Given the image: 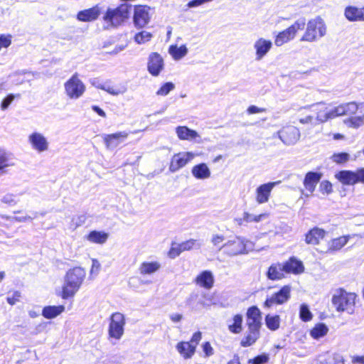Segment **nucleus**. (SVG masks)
I'll return each mask as SVG.
<instances>
[{"label": "nucleus", "instance_id": "obj_21", "mask_svg": "<svg viewBox=\"0 0 364 364\" xmlns=\"http://www.w3.org/2000/svg\"><path fill=\"white\" fill-rule=\"evenodd\" d=\"M196 285L205 289H210L213 287L214 277L209 270H204L199 273L194 279Z\"/></svg>", "mask_w": 364, "mask_h": 364}, {"label": "nucleus", "instance_id": "obj_18", "mask_svg": "<svg viewBox=\"0 0 364 364\" xmlns=\"http://www.w3.org/2000/svg\"><path fill=\"white\" fill-rule=\"evenodd\" d=\"M101 14L99 5L81 10L77 13L76 18L81 22H91L97 20Z\"/></svg>", "mask_w": 364, "mask_h": 364}, {"label": "nucleus", "instance_id": "obj_46", "mask_svg": "<svg viewBox=\"0 0 364 364\" xmlns=\"http://www.w3.org/2000/svg\"><path fill=\"white\" fill-rule=\"evenodd\" d=\"M175 86L173 83L168 82L162 85L160 88L157 90L156 95L160 96H165L168 95L171 90L174 89Z\"/></svg>", "mask_w": 364, "mask_h": 364}, {"label": "nucleus", "instance_id": "obj_33", "mask_svg": "<svg viewBox=\"0 0 364 364\" xmlns=\"http://www.w3.org/2000/svg\"><path fill=\"white\" fill-rule=\"evenodd\" d=\"M325 236V231L320 228L311 230L306 235V242L310 245H317Z\"/></svg>", "mask_w": 364, "mask_h": 364}, {"label": "nucleus", "instance_id": "obj_17", "mask_svg": "<svg viewBox=\"0 0 364 364\" xmlns=\"http://www.w3.org/2000/svg\"><path fill=\"white\" fill-rule=\"evenodd\" d=\"M279 139L287 145L295 144L300 137V133L297 128L293 126L287 127L278 132Z\"/></svg>", "mask_w": 364, "mask_h": 364}, {"label": "nucleus", "instance_id": "obj_20", "mask_svg": "<svg viewBox=\"0 0 364 364\" xmlns=\"http://www.w3.org/2000/svg\"><path fill=\"white\" fill-rule=\"evenodd\" d=\"M28 141L32 147L38 152H43L48 149V143L46 137L41 133L33 132L28 136Z\"/></svg>", "mask_w": 364, "mask_h": 364}, {"label": "nucleus", "instance_id": "obj_45", "mask_svg": "<svg viewBox=\"0 0 364 364\" xmlns=\"http://www.w3.org/2000/svg\"><path fill=\"white\" fill-rule=\"evenodd\" d=\"M364 114L363 117H354L345 120V124L352 128H358L363 124Z\"/></svg>", "mask_w": 364, "mask_h": 364}, {"label": "nucleus", "instance_id": "obj_31", "mask_svg": "<svg viewBox=\"0 0 364 364\" xmlns=\"http://www.w3.org/2000/svg\"><path fill=\"white\" fill-rule=\"evenodd\" d=\"M285 270L283 264L271 265L267 273V277L272 280L281 279L284 277Z\"/></svg>", "mask_w": 364, "mask_h": 364}, {"label": "nucleus", "instance_id": "obj_40", "mask_svg": "<svg viewBox=\"0 0 364 364\" xmlns=\"http://www.w3.org/2000/svg\"><path fill=\"white\" fill-rule=\"evenodd\" d=\"M265 324L271 331H276L280 326V317L278 315L268 314L265 316Z\"/></svg>", "mask_w": 364, "mask_h": 364}, {"label": "nucleus", "instance_id": "obj_24", "mask_svg": "<svg viewBox=\"0 0 364 364\" xmlns=\"http://www.w3.org/2000/svg\"><path fill=\"white\" fill-rule=\"evenodd\" d=\"M344 15L350 21H364V6H347L345 9Z\"/></svg>", "mask_w": 364, "mask_h": 364}, {"label": "nucleus", "instance_id": "obj_23", "mask_svg": "<svg viewBox=\"0 0 364 364\" xmlns=\"http://www.w3.org/2000/svg\"><path fill=\"white\" fill-rule=\"evenodd\" d=\"M128 134L125 132H119L114 134H106L103 137L104 143L107 149L117 146L122 140L127 139Z\"/></svg>", "mask_w": 364, "mask_h": 364}, {"label": "nucleus", "instance_id": "obj_63", "mask_svg": "<svg viewBox=\"0 0 364 364\" xmlns=\"http://www.w3.org/2000/svg\"><path fill=\"white\" fill-rule=\"evenodd\" d=\"M223 240H224L223 237L216 235L213 237L212 240H213V242L214 243V245H218L220 242H222L223 241Z\"/></svg>", "mask_w": 364, "mask_h": 364}, {"label": "nucleus", "instance_id": "obj_32", "mask_svg": "<svg viewBox=\"0 0 364 364\" xmlns=\"http://www.w3.org/2000/svg\"><path fill=\"white\" fill-rule=\"evenodd\" d=\"M64 311L63 305L46 306L42 310V316L47 319H52L61 314Z\"/></svg>", "mask_w": 364, "mask_h": 364}, {"label": "nucleus", "instance_id": "obj_62", "mask_svg": "<svg viewBox=\"0 0 364 364\" xmlns=\"http://www.w3.org/2000/svg\"><path fill=\"white\" fill-rule=\"evenodd\" d=\"M313 121L312 116H307L306 117L301 118L299 119L300 123L301 124H310Z\"/></svg>", "mask_w": 364, "mask_h": 364}, {"label": "nucleus", "instance_id": "obj_10", "mask_svg": "<svg viewBox=\"0 0 364 364\" xmlns=\"http://www.w3.org/2000/svg\"><path fill=\"white\" fill-rule=\"evenodd\" d=\"M335 177L344 185H354L357 183H364V168L355 171L344 170L336 173Z\"/></svg>", "mask_w": 364, "mask_h": 364}, {"label": "nucleus", "instance_id": "obj_57", "mask_svg": "<svg viewBox=\"0 0 364 364\" xmlns=\"http://www.w3.org/2000/svg\"><path fill=\"white\" fill-rule=\"evenodd\" d=\"M203 350L205 354V356H210L213 354V349L210 343V342L206 341L203 343L202 346Z\"/></svg>", "mask_w": 364, "mask_h": 364}, {"label": "nucleus", "instance_id": "obj_2", "mask_svg": "<svg viewBox=\"0 0 364 364\" xmlns=\"http://www.w3.org/2000/svg\"><path fill=\"white\" fill-rule=\"evenodd\" d=\"M356 294L343 289H336L332 296V304L338 312L353 314L355 311Z\"/></svg>", "mask_w": 364, "mask_h": 364}, {"label": "nucleus", "instance_id": "obj_52", "mask_svg": "<svg viewBox=\"0 0 364 364\" xmlns=\"http://www.w3.org/2000/svg\"><path fill=\"white\" fill-rule=\"evenodd\" d=\"M15 98V95L13 94L8 95L1 103V109L2 110L6 109L11 104Z\"/></svg>", "mask_w": 364, "mask_h": 364}, {"label": "nucleus", "instance_id": "obj_7", "mask_svg": "<svg viewBox=\"0 0 364 364\" xmlns=\"http://www.w3.org/2000/svg\"><path fill=\"white\" fill-rule=\"evenodd\" d=\"M304 26V20H298L295 21L291 26L278 33L274 38L275 46L279 47L293 40L296 36V33L299 31L302 30Z\"/></svg>", "mask_w": 364, "mask_h": 364}, {"label": "nucleus", "instance_id": "obj_38", "mask_svg": "<svg viewBox=\"0 0 364 364\" xmlns=\"http://www.w3.org/2000/svg\"><path fill=\"white\" fill-rule=\"evenodd\" d=\"M351 237L350 235H343L331 240L328 243L329 251H338L343 247Z\"/></svg>", "mask_w": 364, "mask_h": 364}, {"label": "nucleus", "instance_id": "obj_8", "mask_svg": "<svg viewBox=\"0 0 364 364\" xmlns=\"http://www.w3.org/2000/svg\"><path fill=\"white\" fill-rule=\"evenodd\" d=\"M65 94L71 99L80 97L85 91V85L77 73L73 74L64 84Z\"/></svg>", "mask_w": 364, "mask_h": 364}, {"label": "nucleus", "instance_id": "obj_50", "mask_svg": "<svg viewBox=\"0 0 364 364\" xmlns=\"http://www.w3.org/2000/svg\"><path fill=\"white\" fill-rule=\"evenodd\" d=\"M181 252H183V251L181 250L180 245H177L175 246L172 245V246L171 247L168 252V256L171 259H174L176 257H178Z\"/></svg>", "mask_w": 364, "mask_h": 364}, {"label": "nucleus", "instance_id": "obj_61", "mask_svg": "<svg viewBox=\"0 0 364 364\" xmlns=\"http://www.w3.org/2000/svg\"><path fill=\"white\" fill-rule=\"evenodd\" d=\"M15 220L18 222H25L27 220H31L32 218L27 214L22 215V216H15L14 217Z\"/></svg>", "mask_w": 364, "mask_h": 364}, {"label": "nucleus", "instance_id": "obj_34", "mask_svg": "<svg viewBox=\"0 0 364 364\" xmlns=\"http://www.w3.org/2000/svg\"><path fill=\"white\" fill-rule=\"evenodd\" d=\"M191 172L193 176L198 179L207 178L210 175V171L208 166L204 163L194 166L192 168Z\"/></svg>", "mask_w": 364, "mask_h": 364}, {"label": "nucleus", "instance_id": "obj_54", "mask_svg": "<svg viewBox=\"0 0 364 364\" xmlns=\"http://www.w3.org/2000/svg\"><path fill=\"white\" fill-rule=\"evenodd\" d=\"M98 87L113 95H118L122 92L119 89L114 87L113 86L106 87L105 85H100Z\"/></svg>", "mask_w": 364, "mask_h": 364}, {"label": "nucleus", "instance_id": "obj_60", "mask_svg": "<svg viewBox=\"0 0 364 364\" xmlns=\"http://www.w3.org/2000/svg\"><path fill=\"white\" fill-rule=\"evenodd\" d=\"M183 318V316L180 314H171L170 316V319L173 322V323H177V322H179L181 321V319Z\"/></svg>", "mask_w": 364, "mask_h": 364}, {"label": "nucleus", "instance_id": "obj_6", "mask_svg": "<svg viewBox=\"0 0 364 364\" xmlns=\"http://www.w3.org/2000/svg\"><path fill=\"white\" fill-rule=\"evenodd\" d=\"M125 323V318L122 314L119 312L113 313L109 318V338L119 340L124 334Z\"/></svg>", "mask_w": 364, "mask_h": 364}, {"label": "nucleus", "instance_id": "obj_36", "mask_svg": "<svg viewBox=\"0 0 364 364\" xmlns=\"http://www.w3.org/2000/svg\"><path fill=\"white\" fill-rule=\"evenodd\" d=\"M108 233L103 231L92 230L87 235L90 242L96 244H104L108 239Z\"/></svg>", "mask_w": 364, "mask_h": 364}, {"label": "nucleus", "instance_id": "obj_56", "mask_svg": "<svg viewBox=\"0 0 364 364\" xmlns=\"http://www.w3.org/2000/svg\"><path fill=\"white\" fill-rule=\"evenodd\" d=\"M2 202L8 205H13L16 203L17 200L14 195L6 194L3 197Z\"/></svg>", "mask_w": 364, "mask_h": 364}, {"label": "nucleus", "instance_id": "obj_42", "mask_svg": "<svg viewBox=\"0 0 364 364\" xmlns=\"http://www.w3.org/2000/svg\"><path fill=\"white\" fill-rule=\"evenodd\" d=\"M268 213H262L257 215L245 213L244 214V220L247 223H259L263 220L268 218Z\"/></svg>", "mask_w": 364, "mask_h": 364}, {"label": "nucleus", "instance_id": "obj_55", "mask_svg": "<svg viewBox=\"0 0 364 364\" xmlns=\"http://www.w3.org/2000/svg\"><path fill=\"white\" fill-rule=\"evenodd\" d=\"M268 359L269 358L267 355H260L250 360L249 363L252 364H264L268 361Z\"/></svg>", "mask_w": 364, "mask_h": 364}, {"label": "nucleus", "instance_id": "obj_29", "mask_svg": "<svg viewBox=\"0 0 364 364\" xmlns=\"http://www.w3.org/2000/svg\"><path fill=\"white\" fill-rule=\"evenodd\" d=\"M176 132L178 139L181 140H193L198 136L196 131L191 129L186 126L176 127Z\"/></svg>", "mask_w": 364, "mask_h": 364}, {"label": "nucleus", "instance_id": "obj_64", "mask_svg": "<svg viewBox=\"0 0 364 364\" xmlns=\"http://www.w3.org/2000/svg\"><path fill=\"white\" fill-rule=\"evenodd\" d=\"M229 364H240L239 358L237 356H235Z\"/></svg>", "mask_w": 364, "mask_h": 364}, {"label": "nucleus", "instance_id": "obj_59", "mask_svg": "<svg viewBox=\"0 0 364 364\" xmlns=\"http://www.w3.org/2000/svg\"><path fill=\"white\" fill-rule=\"evenodd\" d=\"M92 109L95 111L98 115H100L102 117H106V113L98 106L97 105H92Z\"/></svg>", "mask_w": 364, "mask_h": 364}, {"label": "nucleus", "instance_id": "obj_13", "mask_svg": "<svg viewBox=\"0 0 364 364\" xmlns=\"http://www.w3.org/2000/svg\"><path fill=\"white\" fill-rule=\"evenodd\" d=\"M253 249V244L240 237H234L229 240V253L232 255L244 254Z\"/></svg>", "mask_w": 364, "mask_h": 364}, {"label": "nucleus", "instance_id": "obj_37", "mask_svg": "<svg viewBox=\"0 0 364 364\" xmlns=\"http://www.w3.org/2000/svg\"><path fill=\"white\" fill-rule=\"evenodd\" d=\"M329 329L328 326L322 323H316L310 331L309 334L311 338L318 340L326 336Z\"/></svg>", "mask_w": 364, "mask_h": 364}, {"label": "nucleus", "instance_id": "obj_53", "mask_svg": "<svg viewBox=\"0 0 364 364\" xmlns=\"http://www.w3.org/2000/svg\"><path fill=\"white\" fill-rule=\"evenodd\" d=\"M320 190L323 193L329 194L333 191L332 184L328 181H323L320 184Z\"/></svg>", "mask_w": 364, "mask_h": 364}, {"label": "nucleus", "instance_id": "obj_22", "mask_svg": "<svg viewBox=\"0 0 364 364\" xmlns=\"http://www.w3.org/2000/svg\"><path fill=\"white\" fill-rule=\"evenodd\" d=\"M262 316L260 310L255 306H251L247 311V327L261 328Z\"/></svg>", "mask_w": 364, "mask_h": 364}, {"label": "nucleus", "instance_id": "obj_39", "mask_svg": "<svg viewBox=\"0 0 364 364\" xmlns=\"http://www.w3.org/2000/svg\"><path fill=\"white\" fill-rule=\"evenodd\" d=\"M243 318L241 314L235 315L229 323V331L234 333H240L242 331Z\"/></svg>", "mask_w": 364, "mask_h": 364}, {"label": "nucleus", "instance_id": "obj_3", "mask_svg": "<svg viewBox=\"0 0 364 364\" xmlns=\"http://www.w3.org/2000/svg\"><path fill=\"white\" fill-rule=\"evenodd\" d=\"M131 9L132 6L125 3L119 4L115 9L109 8L107 9L103 19L114 26H118L129 18Z\"/></svg>", "mask_w": 364, "mask_h": 364}, {"label": "nucleus", "instance_id": "obj_30", "mask_svg": "<svg viewBox=\"0 0 364 364\" xmlns=\"http://www.w3.org/2000/svg\"><path fill=\"white\" fill-rule=\"evenodd\" d=\"M285 273L300 274L304 272V266L301 262L291 258L283 264Z\"/></svg>", "mask_w": 364, "mask_h": 364}, {"label": "nucleus", "instance_id": "obj_11", "mask_svg": "<svg viewBox=\"0 0 364 364\" xmlns=\"http://www.w3.org/2000/svg\"><path fill=\"white\" fill-rule=\"evenodd\" d=\"M194 156V154L188 151L179 152L173 154L170 161L168 166L169 171L171 173L178 171L188 164Z\"/></svg>", "mask_w": 364, "mask_h": 364}, {"label": "nucleus", "instance_id": "obj_49", "mask_svg": "<svg viewBox=\"0 0 364 364\" xmlns=\"http://www.w3.org/2000/svg\"><path fill=\"white\" fill-rule=\"evenodd\" d=\"M183 252L189 251L192 250L196 245H198L197 241L194 239H190L186 241H184L179 244Z\"/></svg>", "mask_w": 364, "mask_h": 364}, {"label": "nucleus", "instance_id": "obj_41", "mask_svg": "<svg viewBox=\"0 0 364 364\" xmlns=\"http://www.w3.org/2000/svg\"><path fill=\"white\" fill-rule=\"evenodd\" d=\"M152 37L153 35L151 33L146 31H141L134 35V39L136 43L143 44L151 41Z\"/></svg>", "mask_w": 364, "mask_h": 364}, {"label": "nucleus", "instance_id": "obj_1", "mask_svg": "<svg viewBox=\"0 0 364 364\" xmlns=\"http://www.w3.org/2000/svg\"><path fill=\"white\" fill-rule=\"evenodd\" d=\"M317 112L316 119L323 123L328 120L333 119L343 115L353 114L359 109H363V104L358 105L355 102H348L337 106L326 107L319 103L314 106ZM363 112V110H361Z\"/></svg>", "mask_w": 364, "mask_h": 364}, {"label": "nucleus", "instance_id": "obj_26", "mask_svg": "<svg viewBox=\"0 0 364 364\" xmlns=\"http://www.w3.org/2000/svg\"><path fill=\"white\" fill-rule=\"evenodd\" d=\"M260 336V328L248 327L246 335L241 340L242 347H248L253 345Z\"/></svg>", "mask_w": 364, "mask_h": 364}, {"label": "nucleus", "instance_id": "obj_15", "mask_svg": "<svg viewBox=\"0 0 364 364\" xmlns=\"http://www.w3.org/2000/svg\"><path fill=\"white\" fill-rule=\"evenodd\" d=\"M273 43L271 40L264 38H259L254 44L253 48L255 51V59L261 60L272 48Z\"/></svg>", "mask_w": 364, "mask_h": 364}, {"label": "nucleus", "instance_id": "obj_25", "mask_svg": "<svg viewBox=\"0 0 364 364\" xmlns=\"http://www.w3.org/2000/svg\"><path fill=\"white\" fill-rule=\"evenodd\" d=\"M161 265L158 261H145L139 267V272L141 275H151L160 270Z\"/></svg>", "mask_w": 364, "mask_h": 364}, {"label": "nucleus", "instance_id": "obj_19", "mask_svg": "<svg viewBox=\"0 0 364 364\" xmlns=\"http://www.w3.org/2000/svg\"><path fill=\"white\" fill-rule=\"evenodd\" d=\"M279 183V181L269 182L259 186L256 189V201L259 204L267 203L269 200L272 189Z\"/></svg>", "mask_w": 364, "mask_h": 364}, {"label": "nucleus", "instance_id": "obj_4", "mask_svg": "<svg viewBox=\"0 0 364 364\" xmlns=\"http://www.w3.org/2000/svg\"><path fill=\"white\" fill-rule=\"evenodd\" d=\"M326 33V26L321 18H316L307 23L306 29L301 41L314 42L324 36Z\"/></svg>", "mask_w": 364, "mask_h": 364}, {"label": "nucleus", "instance_id": "obj_14", "mask_svg": "<svg viewBox=\"0 0 364 364\" xmlns=\"http://www.w3.org/2000/svg\"><path fill=\"white\" fill-rule=\"evenodd\" d=\"M164 68V60L157 52L149 54L147 60V70L154 77L159 75Z\"/></svg>", "mask_w": 364, "mask_h": 364}, {"label": "nucleus", "instance_id": "obj_27", "mask_svg": "<svg viewBox=\"0 0 364 364\" xmlns=\"http://www.w3.org/2000/svg\"><path fill=\"white\" fill-rule=\"evenodd\" d=\"M79 289L77 287L65 279L61 290L57 292L56 294L62 299L66 300L74 297Z\"/></svg>", "mask_w": 364, "mask_h": 364}, {"label": "nucleus", "instance_id": "obj_58", "mask_svg": "<svg viewBox=\"0 0 364 364\" xmlns=\"http://www.w3.org/2000/svg\"><path fill=\"white\" fill-rule=\"evenodd\" d=\"M266 110L264 108L258 107L255 105H251L247 109V113L250 114L264 112Z\"/></svg>", "mask_w": 364, "mask_h": 364}, {"label": "nucleus", "instance_id": "obj_9", "mask_svg": "<svg viewBox=\"0 0 364 364\" xmlns=\"http://www.w3.org/2000/svg\"><path fill=\"white\" fill-rule=\"evenodd\" d=\"M151 7L147 5L138 4L134 6L133 22L138 28H143L151 20Z\"/></svg>", "mask_w": 364, "mask_h": 364}, {"label": "nucleus", "instance_id": "obj_43", "mask_svg": "<svg viewBox=\"0 0 364 364\" xmlns=\"http://www.w3.org/2000/svg\"><path fill=\"white\" fill-rule=\"evenodd\" d=\"M331 159L336 164H342L349 161L350 155L345 152L335 153L331 156Z\"/></svg>", "mask_w": 364, "mask_h": 364}, {"label": "nucleus", "instance_id": "obj_47", "mask_svg": "<svg viewBox=\"0 0 364 364\" xmlns=\"http://www.w3.org/2000/svg\"><path fill=\"white\" fill-rule=\"evenodd\" d=\"M9 166V154L4 150L0 149V171Z\"/></svg>", "mask_w": 364, "mask_h": 364}, {"label": "nucleus", "instance_id": "obj_16", "mask_svg": "<svg viewBox=\"0 0 364 364\" xmlns=\"http://www.w3.org/2000/svg\"><path fill=\"white\" fill-rule=\"evenodd\" d=\"M85 276L86 272L83 268L75 267L66 272L65 279L80 289Z\"/></svg>", "mask_w": 364, "mask_h": 364}, {"label": "nucleus", "instance_id": "obj_51", "mask_svg": "<svg viewBox=\"0 0 364 364\" xmlns=\"http://www.w3.org/2000/svg\"><path fill=\"white\" fill-rule=\"evenodd\" d=\"M21 296V292L18 291H15L12 293L11 296H9L6 297V301L10 305L13 306L19 301Z\"/></svg>", "mask_w": 364, "mask_h": 364}, {"label": "nucleus", "instance_id": "obj_48", "mask_svg": "<svg viewBox=\"0 0 364 364\" xmlns=\"http://www.w3.org/2000/svg\"><path fill=\"white\" fill-rule=\"evenodd\" d=\"M12 42V36L11 34L0 35V50L2 48H9Z\"/></svg>", "mask_w": 364, "mask_h": 364}, {"label": "nucleus", "instance_id": "obj_28", "mask_svg": "<svg viewBox=\"0 0 364 364\" xmlns=\"http://www.w3.org/2000/svg\"><path fill=\"white\" fill-rule=\"evenodd\" d=\"M321 175L318 173L309 172L306 173L304 180V186L305 189L310 193L312 194L315 190V188L320 181Z\"/></svg>", "mask_w": 364, "mask_h": 364}, {"label": "nucleus", "instance_id": "obj_35", "mask_svg": "<svg viewBox=\"0 0 364 364\" xmlns=\"http://www.w3.org/2000/svg\"><path fill=\"white\" fill-rule=\"evenodd\" d=\"M188 48L186 45L178 46L176 44H172L168 47V53L175 60H178L186 55Z\"/></svg>", "mask_w": 364, "mask_h": 364}, {"label": "nucleus", "instance_id": "obj_44", "mask_svg": "<svg viewBox=\"0 0 364 364\" xmlns=\"http://www.w3.org/2000/svg\"><path fill=\"white\" fill-rule=\"evenodd\" d=\"M299 316L303 321H309L312 319L313 315L306 304L300 306Z\"/></svg>", "mask_w": 364, "mask_h": 364}, {"label": "nucleus", "instance_id": "obj_12", "mask_svg": "<svg viewBox=\"0 0 364 364\" xmlns=\"http://www.w3.org/2000/svg\"><path fill=\"white\" fill-rule=\"evenodd\" d=\"M291 296V287L284 286L279 291L267 297L264 303V306L270 308L274 305H280L286 303Z\"/></svg>", "mask_w": 364, "mask_h": 364}, {"label": "nucleus", "instance_id": "obj_5", "mask_svg": "<svg viewBox=\"0 0 364 364\" xmlns=\"http://www.w3.org/2000/svg\"><path fill=\"white\" fill-rule=\"evenodd\" d=\"M202 339V333L199 331L195 332L189 341H180L176 348L180 355L184 359H189L195 354L197 346Z\"/></svg>", "mask_w": 364, "mask_h": 364}]
</instances>
